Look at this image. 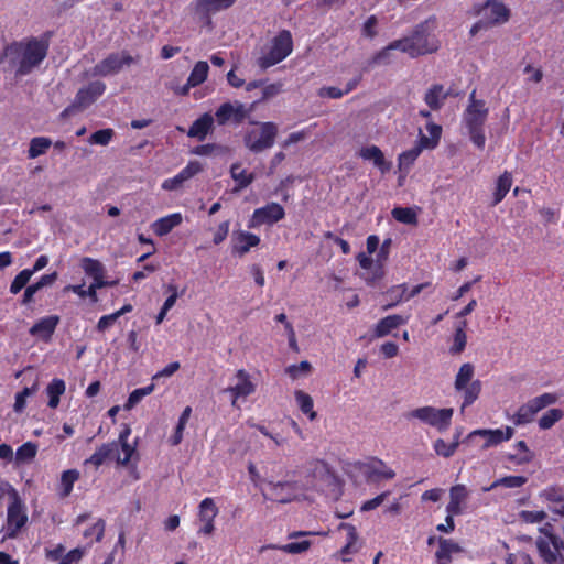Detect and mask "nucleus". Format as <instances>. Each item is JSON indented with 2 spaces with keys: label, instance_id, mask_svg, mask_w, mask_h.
<instances>
[{
  "label": "nucleus",
  "instance_id": "nucleus-8",
  "mask_svg": "<svg viewBox=\"0 0 564 564\" xmlns=\"http://www.w3.org/2000/svg\"><path fill=\"white\" fill-rule=\"evenodd\" d=\"M236 1L237 0H194L191 3V10L204 26L213 29V17L230 9Z\"/></svg>",
  "mask_w": 564,
  "mask_h": 564
},
{
  "label": "nucleus",
  "instance_id": "nucleus-20",
  "mask_svg": "<svg viewBox=\"0 0 564 564\" xmlns=\"http://www.w3.org/2000/svg\"><path fill=\"white\" fill-rule=\"evenodd\" d=\"M260 241V237L256 234L237 230L232 235V253L242 257L248 253L251 248L259 246Z\"/></svg>",
  "mask_w": 564,
  "mask_h": 564
},
{
  "label": "nucleus",
  "instance_id": "nucleus-38",
  "mask_svg": "<svg viewBox=\"0 0 564 564\" xmlns=\"http://www.w3.org/2000/svg\"><path fill=\"white\" fill-rule=\"evenodd\" d=\"M482 389L481 381L476 379L466 386V388L462 389L459 392H463V402H462V411L465 408L471 405L480 395Z\"/></svg>",
  "mask_w": 564,
  "mask_h": 564
},
{
  "label": "nucleus",
  "instance_id": "nucleus-3",
  "mask_svg": "<svg viewBox=\"0 0 564 564\" xmlns=\"http://www.w3.org/2000/svg\"><path fill=\"white\" fill-rule=\"evenodd\" d=\"M28 519L24 502L18 492L12 489L10 491V502L7 507L6 522L0 530V534H2L1 541L17 539L28 524Z\"/></svg>",
  "mask_w": 564,
  "mask_h": 564
},
{
  "label": "nucleus",
  "instance_id": "nucleus-52",
  "mask_svg": "<svg viewBox=\"0 0 564 564\" xmlns=\"http://www.w3.org/2000/svg\"><path fill=\"white\" fill-rule=\"evenodd\" d=\"M37 445L33 442H26L18 447L15 459L20 463L29 462L36 456Z\"/></svg>",
  "mask_w": 564,
  "mask_h": 564
},
{
  "label": "nucleus",
  "instance_id": "nucleus-27",
  "mask_svg": "<svg viewBox=\"0 0 564 564\" xmlns=\"http://www.w3.org/2000/svg\"><path fill=\"white\" fill-rule=\"evenodd\" d=\"M468 491L464 485H455L449 490V502L446 506V512L454 516L462 513V503L466 500Z\"/></svg>",
  "mask_w": 564,
  "mask_h": 564
},
{
  "label": "nucleus",
  "instance_id": "nucleus-48",
  "mask_svg": "<svg viewBox=\"0 0 564 564\" xmlns=\"http://www.w3.org/2000/svg\"><path fill=\"white\" fill-rule=\"evenodd\" d=\"M392 217L405 225H416L417 224V215L410 207H395L392 209Z\"/></svg>",
  "mask_w": 564,
  "mask_h": 564
},
{
  "label": "nucleus",
  "instance_id": "nucleus-64",
  "mask_svg": "<svg viewBox=\"0 0 564 564\" xmlns=\"http://www.w3.org/2000/svg\"><path fill=\"white\" fill-rule=\"evenodd\" d=\"M378 19L376 15H370L362 25V35L369 39H373L377 35L376 26Z\"/></svg>",
  "mask_w": 564,
  "mask_h": 564
},
{
  "label": "nucleus",
  "instance_id": "nucleus-12",
  "mask_svg": "<svg viewBox=\"0 0 564 564\" xmlns=\"http://www.w3.org/2000/svg\"><path fill=\"white\" fill-rule=\"evenodd\" d=\"M219 510L213 498H204L198 506V520L203 525L198 529V534L212 535L215 531V518Z\"/></svg>",
  "mask_w": 564,
  "mask_h": 564
},
{
  "label": "nucleus",
  "instance_id": "nucleus-47",
  "mask_svg": "<svg viewBox=\"0 0 564 564\" xmlns=\"http://www.w3.org/2000/svg\"><path fill=\"white\" fill-rule=\"evenodd\" d=\"M423 149L424 148L419 143L412 149L402 152L398 158L399 169L409 170L416 161Z\"/></svg>",
  "mask_w": 564,
  "mask_h": 564
},
{
  "label": "nucleus",
  "instance_id": "nucleus-34",
  "mask_svg": "<svg viewBox=\"0 0 564 564\" xmlns=\"http://www.w3.org/2000/svg\"><path fill=\"white\" fill-rule=\"evenodd\" d=\"M512 185V175L510 172L505 171L496 182V188L494 192L492 205H498L509 193Z\"/></svg>",
  "mask_w": 564,
  "mask_h": 564
},
{
  "label": "nucleus",
  "instance_id": "nucleus-37",
  "mask_svg": "<svg viewBox=\"0 0 564 564\" xmlns=\"http://www.w3.org/2000/svg\"><path fill=\"white\" fill-rule=\"evenodd\" d=\"M209 66L205 61L197 62L187 78V86H199L208 77Z\"/></svg>",
  "mask_w": 564,
  "mask_h": 564
},
{
  "label": "nucleus",
  "instance_id": "nucleus-51",
  "mask_svg": "<svg viewBox=\"0 0 564 564\" xmlns=\"http://www.w3.org/2000/svg\"><path fill=\"white\" fill-rule=\"evenodd\" d=\"M527 481L528 478L524 476L510 475L495 480L490 488H496L500 486L506 488H520L523 485H525Z\"/></svg>",
  "mask_w": 564,
  "mask_h": 564
},
{
  "label": "nucleus",
  "instance_id": "nucleus-54",
  "mask_svg": "<svg viewBox=\"0 0 564 564\" xmlns=\"http://www.w3.org/2000/svg\"><path fill=\"white\" fill-rule=\"evenodd\" d=\"M467 344V335L466 332L462 328H456L454 333V341L449 349L451 354L457 355L464 351Z\"/></svg>",
  "mask_w": 564,
  "mask_h": 564
},
{
  "label": "nucleus",
  "instance_id": "nucleus-15",
  "mask_svg": "<svg viewBox=\"0 0 564 564\" xmlns=\"http://www.w3.org/2000/svg\"><path fill=\"white\" fill-rule=\"evenodd\" d=\"M514 435V429L507 426L505 430L496 429V430H475L469 435L468 438H473L475 436H480L485 438V443L482 444V448L487 449L491 446H496L502 442L509 441Z\"/></svg>",
  "mask_w": 564,
  "mask_h": 564
},
{
  "label": "nucleus",
  "instance_id": "nucleus-10",
  "mask_svg": "<svg viewBox=\"0 0 564 564\" xmlns=\"http://www.w3.org/2000/svg\"><path fill=\"white\" fill-rule=\"evenodd\" d=\"M133 63L135 59L127 51L111 53L94 66L93 74L100 77L117 75Z\"/></svg>",
  "mask_w": 564,
  "mask_h": 564
},
{
  "label": "nucleus",
  "instance_id": "nucleus-13",
  "mask_svg": "<svg viewBox=\"0 0 564 564\" xmlns=\"http://www.w3.org/2000/svg\"><path fill=\"white\" fill-rule=\"evenodd\" d=\"M248 116L246 107L236 101L221 104L215 112L216 121L219 126L226 124L228 121H232L236 124L243 122Z\"/></svg>",
  "mask_w": 564,
  "mask_h": 564
},
{
  "label": "nucleus",
  "instance_id": "nucleus-18",
  "mask_svg": "<svg viewBox=\"0 0 564 564\" xmlns=\"http://www.w3.org/2000/svg\"><path fill=\"white\" fill-rule=\"evenodd\" d=\"M484 8L486 13L482 20L489 23V28L503 24L510 19V10L499 0H487Z\"/></svg>",
  "mask_w": 564,
  "mask_h": 564
},
{
  "label": "nucleus",
  "instance_id": "nucleus-1",
  "mask_svg": "<svg viewBox=\"0 0 564 564\" xmlns=\"http://www.w3.org/2000/svg\"><path fill=\"white\" fill-rule=\"evenodd\" d=\"M50 33L41 37L30 36L13 41L3 48V56L14 68L15 77L31 74L46 58L50 47Z\"/></svg>",
  "mask_w": 564,
  "mask_h": 564
},
{
  "label": "nucleus",
  "instance_id": "nucleus-29",
  "mask_svg": "<svg viewBox=\"0 0 564 564\" xmlns=\"http://www.w3.org/2000/svg\"><path fill=\"white\" fill-rule=\"evenodd\" d=\"M458 543L449 539L440 538L438 549L435 553L437 564H451L452 554L460 552Z\"/></svg>",
  "mask_w": 564,
  "mask_h": 564
},
{
  "label": "nucleus",
  "instance_id": "nucleus-5",
  "mask_svg": "<svg viewBox=\"0 0 564 564\" xmlns=\"http://www.w3.org/2000/svg\"><path fill=\"white\" fill-rule=\"evenodd\" d=\"M453 414L454 410L452 408L436 409L425 405L406 412L404 417L409 421L419 420L435 427L438 432H445L451 426Z\"/></svg>",
  "mask_w": 564,
  "mask_h": 564
},
{
  "label": "nucleus",
  "instance_id": "nucleus-40",
  "mask_svg": "<svg viewBox=\"0 0 564 564\" xmlns=\"http://www.w3.org/2000/svg\"><path fill=\"white\" fill-rule=\"evenodd\" d=\"M79 479V471L77 469H67L62 473L59 481V496L66 498L70 495L74 484Z\"/></svg>",
  "mask_w": 564,
  "mask_h": 564
},
{
  "label": "nucleus",
  "instance_id": "nucleus-41",
  "mask_svg": "<svg viewBox=\"0 0 564 564\" xmlns=\"http://www.w3.org/2000/svg\"><path fill=\"white\" fill-rule=\"evenodd\" d=\"M406 291H408V285L405 283L390 288L386 293V295L390 300V302L387 305H384L383 308L388 310L403 301H409Z\"/></svg>",
  "mask_w": 564,
  "mask_h": 564
},
{
  "label": "nucleus",
  "instance_id": "nucleus-4",
  "mask_svg": "<svg viewBox=\"0 0 564 564\" xmlns=\"http://www.w3.org/2000/svg\"><path fill=\"white\" fill-rule=\"evenodd\" d=\"M292 51V34L289 30H282L270 41L268 50L257 58V65L265 70L284 61Z\"/></svg>",
  "mask_w": 564,
  "mask_h": 564
},
{
  "label": "nucleus",
  "instance_id": "nucleus-56",
  "mask_svg": "<svg viewBox=\"0 0 564 564\" xmlns=\"http://www.w3.org/2000/svg\"><path fill=\"white\" fill-rule=\"evenodd\" d=\"M121 446V449L123 452V457H121L120 455H117V463L121 466H127L131 458L137 454V441L134 442V444H130V443H123V444H120Z\"/></svg>",
  "mask_w": 564,
  "mask_h": 564
},
{
  "label": "nucleus",
  "instance_id": "nucleus-43",
  "mask_svg": "<svg viewBox=\"0 0 564 564\" xmlns=\"http://www.w3.org/2000/svg\"><path fill=\"white\" fill-rule=\"evenodd\" d=\"M458 445H459V442H458V435H457L455 437V440L451 443L444 441L443 438H437L433 443V448L438 456L448 458L455 454Z\"/></svg>",
  "mask_w": 564,
  "mask_h": 564
},
{
  "label": "nucleus",
  "instance_id": "nucleus-62",
  "mask_svg": "<svg viewBox=\"0 0 564 564\" xmlns=\"http://www.w3.org/2000/svg\"><path fill=\"white\" fill-rule=\"evenodd\" d=\"M311 364L306 360H303L301 361L300 364L297 365H291L289 366L285 371L286 373L293 378V379H296L299 377V373L300 372H310L311 371Z\"/></svg>",
  "mask_w": 564,
  "mask_h": 564
},
{
  "label": "nucleus",
  "instance_id": "nucleus-59",
  "mask_svg": "<svg viewBox=\"0 0 564 564\" xmlns=\"http://www.w3.org/2000/svg\"><path fill=\"white\" fill-rule=\"evenodd\" d=\"M471 142L479 149L485 148L486 135L484 127L467 129Z\"/></svg>",
  "mask_w": 564,
  "mask_h": 564
},
{
  "label": "nucleus",
  "instance_id": "nucleus-22",
  "mask_svg": "<svg viewBox=\"0 0 564 564\" xmlns=\"http://www.w3.org/2000/svg\"><path fill=\"white\" fill-rule=\"evenodd\" d=\"M238 383L234 387L228 388V391L232 395V405L239 398H246L256 391V386L251 382L249 373L239 369L236 373Z\"/></svg>",
  "mask_w": 564,
  "mask_h": 564
},
{
  "label": "nucleus",
  "instance_id": "nucleus-28",
  "mask_svg": "<svg viewBox=\"0 0 564 564\" xmlns=\"http://www.w3.org/2000/svg\"><path fill=\"white\" fill-rule=\"evenodd\" d=\"M230 176L236 183L232 189L235 193H238L248 187L254 181V174L243 169L239 162L231 165Z\"/></svg>",
  "mask_w": 564,
  "mask_h": 564
},
{
  "label": "nucleus",
  "instance_id": "nucleus-35",
  "mask_svg": "<svg viewBox=\"0 0 564 564\" xmlns=\"http://www.w3.org/2000/svg\"><path fill=\"white\" fill-rule=\"evenodd\" d=\"M294 397L302 413L305 414L310 421H314L317 416V413L314 411V402L312 397L302 390H296L294 392Z\"/></svg>",
  "mask_w": 564,
  "mask_h": 564
},
{
  "label": "nucleus",
  "instance_id": "nucleus-49",
  "mask_svg": "<svg viewBox=\"0 0 564 564\" xmlns=\"http://www.w3.org/2000/svg\"><path fill=\"white\" fill-rule=\"evenodd\" d=\"M564 412L561 409H550L539 419L541 430L551 429L556 422L561 421Z\"/></svg>",
  "mask_w": 564,
  "mask_h": 564
},
{
  "label": "nucleus",
  "instance_id": "nucleus-39",
  "mask_svg": "<svg viewBox=\"0 0 564 564\" xmlns=\"http://www.w3.org/2000/svg\"><path fill=\"white\" fill-rule=\"evenodd\" d=\"M475 373V367L470 362L463 364L455 377L454 387L456 391H460L462 389L469 386L473 380Z\"/></svg>",
  "mask_w": 564,
  "mask_h": 564
},
{
  "label": "nucleus",
  "instance_id": "nucleus-63",
  "mask_svg": "<svg viewBox=\"0 0 564 564\" xmlns=\"http://www.w3.org/2000/svg\"><path fill=\"white\" fill-rule=\"evenodd\" d=\"M520 517L527 523H538L546 518V513L544 511L523 510L521 511Z\"/></svg>",
  "mask_w": 564,
  "mask_h": 564
},
{
  "label": "nucleus",
  "instance_id": "nucleus-16",
  "mask_svg": "<svg viewBox=\"0 0 564 564\" xmlns=\"http://www.w3.org/2000/svg\"><path fill=\"white\" fill-rule=\"evenodd\" d=\"M202 171L203 165L198 161H189L175 176L164 180L161 187L164 191H176Z\"/></svg>",
  "mask_w": 564,
  "mask_h": 564
},
{
  "label": "nucleus",
  "instance_id": "nucleus-7",
  "mask_svg": "<svg viewBox=\"0 0 564 564\" xmlns=\"http://www.w3.org/2000/svg\"><path fill=\"white\" fill-rule=\"evenodd\" d=\"M557 399L555 393L550 392L535 397L522 404L512 415L511 420L516 425H525L533 421L538 412L556 403Z\"/></svg>",
  "mask_w": 564,
  "mask_h": 564
},
{
  "label": "nucleus",
  "instance_id": "nucleus-55",
  "mask_svg": "<svg viewBox=\"0 0 564 564\" xmlns=\"http://www.w3.org/2000/svg\"><path fill=\"white\" fill-rule=\"evenodd\" d=\"M113 134H115V132L110 128L100 129V130L95 131L90 135L89 142L93 144L107 145L111 141Z\"/></svg>",
  "mask_w": 564,
  "mask_h": 564
},
{
  "label": "nucleus",
  "instance_id": "nucleus-57",
  "mask_svg": "<svg viewBox=\"0 0 564 564\" xmlns=\"http://www.w3.org/2000/svg\"><path fill=\"white\" fill-rule=\"evenodd\" d=\"M311 546V541L303 540L300 542H290L281 546V550L289 554H300L307 551Z\"/></svg>",
  "mask_w": 564,
  "mask_h": 564
},
{
  "label": "nucleus",
  "instance_id": "nucleus-11",
  "mask_svg": "<svg viewBox=\"0 0 564 564\" xmlns=\"http://www.w3.org/2000/svg\"><path fill=\"white\" fill-rule=\"evenodd\" d=\"M285 217V210L279 203H268L256 208L248 221V228H257L262 225H273Z\"/></svg>",
  "mask_w": 564,
  "mask_h": 564
},
{
  "label": "nucleus",
  "instance_id": "nucleus-14",
  "mask_svg": "<svg viewBox=\"0 0 564 564\" xmlns=\"http://www.w3.org/2000/svg\"><path fill=\"white\" fill-rule=\"evenodd\" d=\"M105 90L106 85L102 82H91L77 91L73 106L79 109H85L94 104L105 93Z\"/></svg>",
  "mask_w": 564,
  "mask_h": 564
},
{
  "label": "nucleus",
  "instance_id": "nucleus-61",
  "mask_svg": "<svg viewBox=\"0 0 564 564\" xmlns=\"http://www.w3.org/2000/svg\"><path fill=\"white\" fill-rule=\"evenodd\" d=\"M338 530H345L346 531V543L352 544L356 546L358 541V533L357 529L351 523L341 522L338 525Z\"/></svg>",
  "mask_w": 564,
  "mask_h": 564
},
{
  "label": "nucleus",
  "instance_id": "nucleus-17",
  "mask_svg": "<svg viewBox=\"0 0 564 564\" xmlns=\"http://www.w3.org/2000/svg\"><path fill=\"white\" fill-rule=\"evenodd\" d=\"M61 318L58 315H48L40 318L29 329V334L36 337L44 343H48L52 339L53 334L58 326Z\"/></svg>",
  "mask_w": 564,
  "mask_h": 564
},
{
  "label": "nucleus",
  "instance_id": "nucleus-60",
  "mask_svg": "<svg viewBox=\"0 0 564 564\" xmlns=\"http://www.w3.org/2000/svg\"><path fill=\"white\" fill-rule=\"evenodd\" d=\"M506 564H534L531 556L524 552H514L508 554Z\"/></svg>",
  "mask_w": 564,
  "mask_h": 564
},
{
  "label": "nucleus",
  "instance_id": "nucleus-26",
  "mask_svg": "<svg viewBox=\"0 0 564 564\" xmlns=\"http://www.w3.org/2000/svg\"><path fill=\"white\" fill-rule=\"evenodd\" d=\"M448 95L449 94L444 90V86L442 84H434L425 93L424 102L431 110L437 111L443 107Z\"/></svg>",
  "mask_w": 564,
  "mask_h": 564
},
{
  "label": "nucleus",
  "instance_id": "nucleus-2",
  "mask_svg": "<svg viewBox=\"0 0 564 564\" xmlns=\"http://www.w3.org/2000/svg\"><path fill=\"white\" fill-rule=\"evenodd\" d=\"M437 43L431 40L427 22H423L415 26L410 36L395 40L381 51L377 52L372 58V62L380 64L389 57V52L391 50H399L414 58L421 55L433 53L437 51Z\"/></svg>",
  "mask_w": 564,
  "mask_h": 564
},
{
  "label": "nucleus",
  "instance_id": "nucleus-30",
  "mask_svg": "<svg viewBox=\"0 0 564 564\" xmlns=\"http://www.w3.org/2000/svg\"><path fill=\"white\" fill-rule=\"evenodd\" d=\"M359 155L364 160L372 161L373 164L383 173L390 169V163L386 161L382 151L377 145L361 148Z\"/></svg>",
  "mask_w": 564,
  "mask_h": 564
},
{
  "label": "nucleus",
  "instance_id": "nucleus-36",
  "mask_svg": "<svg viewBox=\"0 0 564 564\" xmlns=\"http://www.w3.org/2000/svg\"><path fill=\"white\" fill-rule=\"evenodd\" d=\"M426 130H427V132L430 134V138L424 135V134H421L419 143L424 149H433V148H435L438 144V141H440L441 135H442V127L440 124H437V123H434V122H427L426 123Z\"/></svg>",
  "mask_w": 564,
  "mask_h": 564
},
{
  "label": "nucleus",
  "instance_id": "nucleus-6",
  "mask_svg": "<svg viewBox=\"0 0 564 564\" xmlns=\"http://www.w3.org/2000/svg\"><path fill=\"white\" fill-rule=\"evenodd\" d=\"M278 135L274 122H262L258 129L247 131L243 137L245 145L253 153H260L273 147Z\"/></svg>",
  "mask_w": 564,
  "mask_h": 564
},
{
  "label": "nucleus",
  "instance_id": "nucleus-21",
  "mask_svg": "<svg viewBox=\"0 0 564 564\" xmlns=\"http://www.w3.org/2000/svg\"><path fill=\"white\" fill-rule=\"evenodd\" d=\"M488 108L484 100L476 105H468L464 113V123L467 129L481 128L488 117Z\"/></svg>",
  "mask_w": 564,
  "mask_h": 564
},
{
  "label": "nucleus",
  "instance_id": "nucleus-53",
  "mask_svg": "<svg viewBox=\"0 0 564 564\" xmlns=\"http://www.w3.org/2000/svg\"><path fill=\"white\" fill-rule=\"evenodd\" d=\"M32 278V274L26 269L20 271L10 284V293L18 294L23 288H26L28 282Z\"/></svg>",
  "mask_w": 564,
  "mask_h": 564
},
{
  "label": "nucleus",
  "instance_id": "nucleus-31",
  "mask_svg": "<svg viewBox=\"0 0 564 564\" xmlns=\"http://www.w3.org/2000/svg\"><path fill=\"white\" fill-rule=\"evenodd\" d=\"M117 442L102 444L96 452L84 462V465H93L95 468L100 467L106 459L110 458L115 452H117Z\"/></svg>",
  "mask_w": 564,
  "mask_h": 564
},
{
  "label": "nucleus",
  "instance_id": "nucleus-24",
  "mask_svg": "<svg viewBox=\"0 0 564 564\" xmlns=\"http://www.w3.org/2000/svg\"><path fill=\"white\" fill-rule=\"evenodd\" d=\"M213 124V116L206 112L192 123L187 131V135L189 138H196L198 141H204L207 134L212 131Z\"/></svg>",
  "mask_w": 564,
  "mask_h": 564
},
{
  "label": "nucleus",
  "instance_id": "nucleus-33",
  "mask_svg": "<svg viewBox=\"0 0 564 564\" xmlns=\"http://www.w3.org/2000/svg\"><path fill=\"white\" fill-rule=\"evenodd\" d=\"M327 470V464L322 459H311L305 465L306 487H314L315 479L321 477Z\"/></svg>",
  "mask_w": 564,
  "mask_h": 564
},
{
  "label": "nucleus",
  "instance_id": "nucleus-19",
  "mask_svg": "<svg viewBox=\"0 0 564 564\" xmlns=\"http://www.w3.org/2000/svg\"><path fill=\"white\" fill-rule=\"evenodd\" d=\"M362 474L368 481L378 482L381 479H392L395 477L394 470L389 468L381 459L375 458L364 464Z\"/></svg>",
  "mask_w": 564,
  "mask_h": 564
},
{
  "label": "nucleus",
  "instance_id": "nucleus-44",
  "mask_svg": "<svg viewBox=\"0 0 564 564\" xmlns=\"http://www.w3.org/2000/svg\"><path fill=\"white\" fill-rule=\"evenodd\" d=\"M106 522L104 519H98L91 527L87 528L83 535L88 540V544L100 542L105 534Z\"/></svg>",
  "mask_w": 564,
  "mask_h": 564
},
{
  "label": "nucleus",
  "instance_id": "nucleus-50",
  "mask_svg": "<svg viewBox=\"0 0 564 564\" xmlns=\"http://www.w3.org/2000/svg\"><path fill=\"white\" fill-rule=\"evenodd\" d=\"M82 268L91 278L105 275V268L99 260L85 257L82 260Z\"/></svg>",
  "mask_w": 564,
  "mask_h": 564
},
{
  "label": "nucleus",
  "instance_id": "nucleus-32",
  "mask_svg": "<svg viewBox=\"0 0 564 564\" xmlns=\"http://www.w3.org/2000/svg\"><path fill=\"white\" fill-rule=\"evenodd\" d=\"M66 384L63 379L54 378L46 387V393L48 395L47 405L51 409H56L59 404L61 397L65 393Z\"/></svg>",
  "mask_w": 564,
  "mask_h": 564
},
{
  "label": "nucleus",
  "instance_id": "nucleus-45",
  "mask_svg": "<svg viewBox=\"0 0 564 564\" xmlns=\"http://www.w3.org/2000/svg\"><path fill=\"white\" fill-rule=\"evenodd\" d=\"M154 384L151 383L147 387L134 389L128 397L127 402L124 403L123 408L124 410H132L138 403L141 402V400L151 394L154 390Z\"/></svg>",
  "mask_w": 564,
  "mask_h": 564
},
{
  "label": "nucleus",
  "instance_id": "nucleus-25",
  "mask_svg": "<svg viewBox=\"0 0 564 564\" xmlns=\"http://www.w3.org/2000/svg\"><path fill=\"white\" fill-rule=\"evenodd\" d=\"M183 221L181 213H173L167 216L161 217L152 224L154 234L159 237L166 236L175 227L180 226Z\"/></svg>",
  "mask_w": 564,
  "mask_h": 564
},
{
  "label": "nucleus",
  "instance_id": "nucleus-42",
  "mask_svg": "<svg viewBox=\"0 0 564 564\" xmlns=\"http://www.w3.org/2000/svg\"><path fill=\"white\" fill-rule=\"evenodd\" d=\"M52 145V141L46 137H35L31 139L30 147L28 150L29 159H35L42 154H44L50 147Z\"/></svg>",
  "mask_w": 564,
  "mask_h": 564
},
{
  "label": "nucleus",
  "instance_id": "nucleus-23",
  "mask_svg": "<svg viewBox=\"0 0 564 564\" xmlns=\"http://www.w3.org/2000/svg\"><path fill=\"white\" fill-rule=\"evenodd\" d=\"M406 323H408V318L402 315H399V314L388 315V316L381 318L376 324V326L373 328L372 336L375 338H382V337L391 334V332L393 329H397L399 326L404 325Z\"/></svg>",
  "mask_w": 564,
  "mask_h": 564
},
{
  "label": "nucleus",
  "instance_id": "nucleus-46",
  "mask_svg": "<svg viewBox=\"0 0 564 564\" xmlns=\"http://www.w3.org/2000/svg\"><path fill=\"white\" fill-rule=\"evenodd\" d=\"M514 448L519 452V454H510L508 455V459L518 464H527L532 460L533 454L530 452L527 443L524 441H518L514 444Z\"/></svg>",
  "mask_w": 564,
  "mask_h": 564
},
{
  "label": "nucleus",
  "instance_id": "nucleus-9",
  "mask_svg": "<svg viewBox=\"0 0 564 564\" xmlns=\"http://www.w3.org/2000/svg\"><path fill=\"white\" fill-rule=\"evenodd\" d=\"M267 485L268 491H263L264 499L279 503L299 500L304 490L297 481H268Z\"/></svg>",
  "mask_w": 564,
  "mask_h": 564
},
{
  "label": "nucleus",
  "instance_id": "nucleus-58",
  "mask_svg": "<svg viewBox=\"0 0 564 564\" xmlns=\"http://www.w3.org/2000/svg\"><path fill=\"white\" fill-rule=\"evenodd\" d=\"M229 228H230L229 220H224L218 225V227L214 234V237H213L214 245L218 246L226 240V238L229 234Z\"/></svg>",
  "mask_w": 564,
  "mask_h": 564
}]
</instances>
